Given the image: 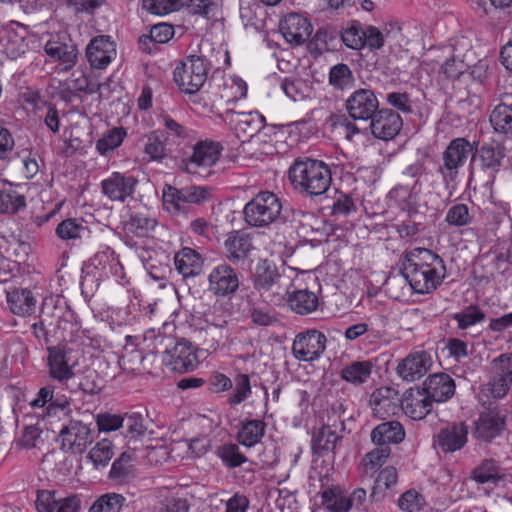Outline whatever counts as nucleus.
I'll list each match as a JSON object with an SVG mask.
<instances>
[{"mask_svg": "<svg viewBox=\"0 0 512 512\" xmlns=\"http://www.w3.org/2000/svg\"><path fill=\"white\" fill-rule=\"evenodd\" d=\"M493 379L489 390L493 398L504 397L512 384V353L501 354L492 361Z\"/></svg>", "mask_w": 512, "mask_h": 512, "instance_id": "obj_19", "label": "nucleus"}, {"mask_svg": "<svg viewBox=\"0 0 512 512\" xmlns=\"http://www.w3.org/2000/svg\"><path fill=\"white\" fill-rule=\"evenodd\" d=\"M354 83L353 72L347 64L338 63L330 68L329 84L335 89L344 90Z\"/></svg>", "mask_w": 512, "mask_h": 512, "instance_id": "obj_47", "label": "nucleus"}, {"mask_svg": "<svg viewBox=\"0 0 512 512\" xmlns=\"http://www.w3.org/2000/svg\"><path fill=\"white\" fill-rule=\"evenodd\" d=\"M43 431L38 425L25 426L18 444L26 449L40 448L44 443Z\"/></svg>", "mask_w": 512, "mask_h": 512, "instance_id": "obj_62", "label": "nucleus"}, {"mask_svg": "<svg viewBox=\"0 0 512 512\" xmlns=\"http://www.w3.org/2000/svg\"><path fill=\"white\" fill-rule=\"evenodd\" d=\"M280 31L287 42L301 45L310 37L312 25L300 14L290 13L280 22Z\"/></svg>", "mask_w": 512, "mask_h": 512, "instance_id": "obj_24", "label": "nucleus"}, {"mask_svg": "<svg viewBox=\"0 0 512 512\" xmlns=\"http://www.w3.org/2000/svg\"><path fill=\"white\" fill-rule=\"evenodd\" d=\"M422 389L432 403H444L454 396L456 384L450 375L439 372L427 377Z\"/></svg>", "mask_w": 512, "mask_h": 512, "instance_id": "obj_20", "label": "nucleus"}, {"mask_svg": "<svg viewBox=\"0 0 512 512\" xmlns=\"http://www.w3.org/2000/svg\"><path fill=\"white\" fill-rule=\"evenodd\" d=\"M127 133L123 127H114L108 130L103 136L96 142V149L101 155L118 148L124 141Z\"/></svg>", "mask_w": 512, "mask_h": 512, "instance_id": "obj_42", "label": "nucleus"}, {"mask_svg": "<svg viewBox=\"0 0 512 512\" xmlns=\"http://www.w3.org/2000/svg\"><path fill=\"white\" fill-rule=\"evenodd\" d=\"M182 196L187 204H202L212 197L211 188L208 186L190 185L182 188Z\"/></svg>", "mask_w": 512, "mask_h": 512, "instance_id": "obj_61", "label": "nucleus"}, {"mask_svg": "<svg viewBox=\"0 0 512 512\" xmlns=\"http://www.w3.org/2000/svg\"><path fill=\"white\" fill-rule=\"evenodd\" d=\"M375 446L376 447L367 452L361 460V466L366 474H374L386 463L391 455L390 446Z\"/></svg>", "mask_w": 512, "mask_h": 512, "instance_id": "obj_39", "label": "nucleus"}, {"mask_svg": "<svg viewBox=\"0 0 512 512\" xmlns=\"http://www.w3.org/2000/svg\"><path fill=\"white\" fill-rule=\"evenodd\" d=\"M265 429L266 423L260 419L243 422L237 433V441L243 446L253 447L261 441Z\"/></svg>", "mask_w": 512, "mask_h": 512, "instance_id": "obj_38", "label": "nucleus"}, {"mask_svg": "<svg viewBox=\"0 0 512 512\" xmlns=\"http://www.w3.org/2000/svg\"><path fill=\"white\" fill-rule=\"evenodd\" d=\"M181 0H142V8L151 14L166 15L179 9Z\"/></svg>", "mask_w": 512, "mask_h": 512, "instance_id": "obj_63", "label": "nucleus"}, {"mask_svg": "<svg viewBox=\"0 0 512 512\" xmlns=\"http://www.w3.org/2000/svg\"><path fill=\"white\" fill-rule=\"evenodd\" d=\"M504 148L501 146L483 145L479 150L481 168L488 173L489 178L494 179L499 171L504 158Z\"/></svg>", "mask_w": 512, "mask_h": 512, "instance_id": "obj_36", "label": "nucleus"}, {"mask_svg": "<svg viewBox=\"0 0 512 512\" xmlns=\"http://www.w3.org/2000/svg\"><path fill=\"white\" fill-rule=\"evenodd\" d=\"M72 351L64 345L47 348L48 375L59 383H65L74 376V368L77 364L72 360Z\"/></svg>", "mask_w": 512, "mask_h": 512, "instance_id": "obj_8", "label": "nucleus"}, {"mask_svg": "<svg viewBox=\"0 0 512 512\" xmlns=\"http://www.w3.org/2000/svg\"><path fill=\"white\" fill-rule=\"evenodd\" d=\"M26 206L25 196L18 191L9 188L0 191V212L1 213H17Z\"/></svg>", "mask_w": 512, "mask_h": 512, "instance_id": "obj_46", "label": "nucleus"}, {"mask_svg": "<svg viewBox=\"0 0 512 512\" xmlns=\"http://www.w3.org/2000/svg\"><path fill=\"white\" fill-rule=\"evenodd\" d=\"M282 276L276 264L269 259H260L253 273V286L262 299L271 305H279L285 299L288 290L281 285Z\"/></svg>", "mask_w": 512, "mask_h": 512, "instance_id": "obj_3", "label": "nucleus"}, {"mask_svg": "<svg viewBox=\"0 0 512 512\" xmlns=\"http://www.w3.org/2000/svg\"><path fill=\"white\" fill-rule=\"evenodd\" d=\"M163 136V132L160 130H154L146 135L144 153L148 161H161L165 157Z\"/></svg>", "mask_w": 512, "mask_h": 512, "instance_id": "obj_44", "label": "nucleus"}, {"mask_svg": "<svg viewBox=\"0 0 512 512\" xmlns=\"http://www.w3.org/2000/svg\"><path fill=\"white\" fill-rule=\"evenodd\" d=\"M281 89L293 101L304 100L310 93V87L301 79L285 78L281 83Z\"/></svg>", "mask_w": 512, "mask_h": 512, "instance_id": "obj_57", "label": "nucleus"}, {"mask_svg": "<svg viewBox=\"0 0 512 512\" xmlns=\"http://www.w3.org/2000/svg\"><path fill=\"white\" fill-rule=\"evenodd\" d=\"M116 55V44L109 35L92 38L86 47L87 60L95 69H105Z\"/></svg>", "mask_w": 512, "mask_h": 512, "instance_id": "obj_15", "label": "nucleus"}, {"mask_svg": "<svg viewBox=\"0 0 512 512\" xmlns=\"http://www.w3.org/2000/svg\"><path fill=\"white\" fill-rule=\"evenodd\" d=\"M281 211L282 204L276 194L262 191L246 203L244 220L252 227L265 228L280 218Z\"/></svg>", "mask_w": 512, "mask_h": 512, "instance_id": "obj_4", "label": "nucleus"}, {"mask_svg": "<svg viewBox=\"0 0 512 512\" xmlns=\"http://www.w3.org/2000/svg\"><path fill=\"white\" fill-rule=\"evenodd\" d=\"M163 362L178 373H185L194 370L198 366L197 351L193 344L184 339H165Z\"/></svg>", "mask_w": 512, "mask_h": 512, "instance_id": "obj_7", "label": "nucleus"}, {"mask_svg": "<svg viewBox=\"0 0 512 512\" xmlns=\"http://www.w3.org/2000/svg\"><path fill=\"white\" fill-rule=\"evenodd\" d=\"M163 204L173 214L185 213L187 211V205L182 196V188L178 189L171 185H166L163 189Z\"/></svg>", "mask_w": 512, "mask_h": 512, "instance_id": "obj_49", "label": "nucleus"}, {"mask_svg": "<svg viewBox=\"0 0 512 512\" xmlns=\"http://www.w3.org/2000/svg\"><path fill=\"white\" fill-rule=\"evenodd\" d=\"M44 50L51 59L62 65L63 71L72 69L77 63L78 50L74 44L50 40L45 44Z\"/></svg>", "mask_w": 512, "mask_h": 512, "instance_id": "obj_32", "label": "nucleus"}, {"mask_svg": "<svg viewBox=\"0 0 512 512\" xmlns=\"http://www.w3.org/2000/svg\"><path fill=\"white\" fill-rule=\"evenodd\" d=\"M358 21H351L341 31V40L350 49L360 50L365 47V34Z\"/></svg>", "mask_w": 512, "mask_h": 512, "instance_id": "obj_41", "label": "nucleus"}, {"mask_svg": "<svg viewBox=\"0 0 512 512\" xmlns=\"http://www.w3.org/2000/svg\"><path fill=\"white\" fill-rule=\"evenodd\" d=\"M125 498L121 494L108 493L98 498L89 512H120Z\"/></svg>", "mask_w": 512, "mask_h": 512, "instance_id": "obj_52", "label": "nucleus"}, {"mask_svg": "<svg viewBox=\"0 0 512 512\" xmlns=\"http://www.w3.org/2000/svg\"><path fill=\"white\" fill-rule=\"evenodd\" d=\"M222 146L219 142L199 141L193 147L192 155L183 160L182 169L191 174H200V169L215 165L221 155Z\"/></svg>", "mask_w": 512, "mask_h": 512, "instance_id": "obj_10", "label": "nucleus"}, {"mask_svg": "<svg viewBox=\"0 0 512 512\" xmlns=\"http://www.w3.org/2000/svg\"><path fill=\"white\" fill-rule=\"evenodd\" d=\"M96 424L99 432L116 431L124 425V417L119 414L100 413L96 416Z\"/></svg>", "mask_w": 512, "mask_h": 512, "instance_id": "obj_64", "label": "nucleus"}, {"mask_svg": "<svg viewBox=\"0 0 512 512\" xmlns=\"http://www.w3.org/2000/svg\"><path fill=\"white\" fill-rule=\"evenodd\" d=\"M472 478L477 483H494L496 484L503 478V474L499 465L493 459H486L474 468Z\"/></svg>", "mask_w": 512, "mask_h": 512, "instance_id": "obj_40", "label": "nucleus"}, {"mask_svg": "<svg viewBox=\"0 0 512 512\" xmlns=\"http://www.w3.org/2000/svg\"><path fill=\"white\" fill-rule=\"evenodd\" d=\"M398 393L395 389L383 386L374 390L369 398V405L372 409V413L379 419H385L386 417L396 413L398 409Z\"/></svg>", "mask_w": 512, "mask_h": 512, "instance_id": "obj_26", "label": "nucleus"}, {"mask_svg": "<svg viewBox=\"0 0 512 512\" xmlns=\"http://www.w3.org/2000/svg\"><path fill=\"white\" fill-rule=\"evenodd\" d=\"M210 63L202 56L190 55L174 69L173 78L179 89L187 94L198 92L207 80Z\"/></svg>", "mask_w": 512, "mask_h": 512, "instance_id": "obj_6", "label": "nucleus"}, {"mask_svg": "<svg viewBox=\"0 0 512 512\" xmlns=\"http://www.w3.org/2000/svg\"><path fill=\"white\" fill-rule=\"evenodd\" d=\"M433 403L420 387H413L403 394L401 407L412 420L424 419L432 410Z\"/></svg>", "mask_w": 512, "mask_h": 512, "instance_id": "obj_22", "label": "nucleus"}, {"mask_svg": "<svg viewBox=\"0 0 512 512\" xmlns=\"http://www.w3.org/2000/svg\"><path fill=\"white\" fill-rule=\"evenodd\" d=\"M157 221L154 218L137 214L130 218L127 222L126 227L129 232L135 234L138 237L147 236L151 231L155 229Z\"/></svg>", "mask_w": 512, "mask_h": 512, "instance_id": "obj_55", "label": "nucleus"}, {"mask_svg": "<svg viewBox=\"0 0 512 512\" xmlns=\"http://www.w3.org/2000/svg\"><path fill=\"white\" fill-rule=\"evenodd\" d=\"M373 364L369 360L353 361L342 368L341 378L354 385L359 386L366 383L371 377Z\"/></svg>", "mask_w": 512, "mask_h": 512, "instance_id": "obj_35", "label": "nucleus"}, {"mask_svg": "<svg viewBox=\"0 0 512 512\" xmlns=\"http://www.w3.org/2000/svg\"><path fill=\"white\" fill-rule=\"evenodd\" d=\"M54 386L47 385L39 389L35 398L30 402L33 409L45 408L43 416L67 415L70 412V403L66 399H54Z\"/></svg>", "mask_w": 512, "mask_h": 512, "instance_id": "obj_25", "label": "nucleus"}, {"mask_svg": "<svg viewBox=\"0 0 512 512\" xmlns=\"http://www.w3.org/2000/svg\"><path fill=\"white\" fill-rule=\"evenodd\" d=\"M468 441V426L464 422L453 423L442 429L433 437V445L444 453L461 450Z\"/></svg>", "mask_w": 512, "mask_h": 512, "instance_id": "obj_17", "label": "nucleus"}, {"mask_svg": "<svg viewBox=\"0 0 512 512\" xmlns=\"http://www.w3.org/2000/svg\"><path fill=\"white\" fill-rule=\"evenodd\" d=\"M287 295L289 307L297 314L307 315L318 307V296L308 289L295 290L291 293L288 292Z\"/></svg>", "mask_w": 512, "mask_h": 512, "instance_id": "obj_33", "label": "nucleus"}, {"mask_svg": "<svg viewBox=\"0 0 512 512\" xmlns=\"http://www.w3.org/2000/svg\"><path fill=\"white\" fill-rule=\"evenodd\" d=\"M87 228L76 219H65L56 227V234L62 240H74L81 238Z\"/></svg>", "mask_w": 512, "mask_h": 512, "instance_id": "obj_56", "label": "nucleus"}, {"mask_svg": "<svg viewBox=\"0 0 512 512\" xmlns=\"http://www.w3.org/2000/svg\"><path fill=\"white\" fill-rule=\"evenodd\" d=\"M402 275L415 293L429 294L444 281L446 266L432 250L414 248L405 255Z\"/></svg>", "mask_w": 512, "mask_h": 512, "instance_id": "obj_1", "label": "nucleus"}, {"mask_svg": "<svg viewBox=\"0 0 512 512\" xmlns=\"http://www.w3.org/2000/svg\"><path fill=\"white\" fill-rule=\"evenodd\" d=\"M406 436L403 425L397 420L385 421L375 426L370 438L374 445L390 446L400 444Z\"/></svg>", "mask_w": 512, "mask_h": 512, "instance_id": "obj_27", "label": "nucleus"}, {"mask_svg": "<svg viewBox=\"0 0 512 512\" xmlns=\"http://www.w3.org/2000/svg\"><path fill=\"white\" fill-rule=\"evenodd\" d=\"M398 480V474L396 468L392 466H387L384 469H382L376 480L375 485L372 488L371 494H370V500L376 501L377 500V490L384 487L385 489H390L393 486L396 485Z\"/></svg>", "mask_w": 512, "mask_h": 512, "instance_id": "obj_59", "label": "nucleus"}, {"mask_svg": "<svg viewBox=\"0 0 512 512\" xmlns=\"http://www.w3.org/2000/svg\"><path fill=\"white\" fill-rule=\"evenodd\" d=\"M326 336L315 329L306 330L296 335L292 353L299 361H314L318 359L326 349Z\"/></svg>", "mask_w": 512, "mask_h": 512, "instance_id": "obj_11", "label": "nucleus"}, {"mask_svg": "<svg viewBox=\"0 0 512 512\" xmlns=\"http://www.w3.org/2000/svg\"><path fill=\"white\" fill-rule=\"evenodd\" d=\"M226 120L233 126L238 137L249 139L257 135L265 125V117L257 111L235 112L229 110L225 114Z\"/></svg>", "mask_w": 512, "mask_h": 512, "instance_id": "obj_21", "label": "nucleus"}, {"mask_svg": "<svg viewBox=\"0 0 512 512\" xmlns=\"http://www.w3.org/2000/svg\"><path fill=\"white\" fill-rule=\"evenodd\" d=\"M59 437L62 447L73 454L83 453L87 445L92 442L90 428L77 420H71L67 425H63Z\"/></svg>", "mask_w": 512, "mask_h": 512, "instance_id": "obj_14", "label": "nucleus"}, {"mask_svg": "<svg viewBox=\"0 0 512 512\" xmlns=\"http://www.w3.org/2000/svg\"><path fill=\"white\" fill-rule=\"evenodd\" d=\"M7 306L14 315L26 317L35 313L37 298L29 288L11 287L5 291Z\"/></svg>", "mask_w": 512, "mask_h": 512, "instance_id": "obj_23", "label": "nucleus"}, {"mask_svg": "<svg viewBox=\"0 0 512 512\" xmlns=\"http://www.w3.org/2000/svg\"><path fill=\"white\" fill-rule=\"evenodd\" d=\"M345 108L354 121H368L379 110V100L372 89L359 88L346 99Z\"/></svg>", "mask_w": 512, "mask_h": 512, "instance_id": "obj_9", "label": "nucleus"}, {"mask_svg": "<svg viewBox=\"0 0 512 512\" xmlns=\"http://www.w3.org/2000/svg\"><path fill=\"white\" fill-rule=\"evenodd\" d=\"M239 284L238 273L227 263L216 265L208 275V291L216 297H229L235 294Z\"/></svg>", "mask_w": 512, "mask_h": 512, "instance_id": "obj_12", "label": "nucleus"}, {"mask_svg": "<svg viewBox=\"0 0 512 512\" xmlns=\"http://www.w3.org/2000/svg\"><path fill=\"white\" fill-rule=\"evenodd\" d=\"M433 365V359L427 351L417 350L409 353L396 367L397 375L406 382H414L425 376Z\"/></svg>", "mask_w": 512, "mask_h": 512, "instance_id": "obj_13", "label": "nucleus"}, {"mask_svg": "<svg viewBox=\"0 0 512 512\" xmlns=\"http://www.w3.org/2000/svg\"><path fill=\"white\" fill-rule=\"evenodd\" d=\"M426 504L424 496L415 489H409L398 499L397 505L403 512H420Z\"/></svg>", "mask_w": 512, "mask_h": 512, "instance_id": "obj_54", "label": "nucleus"}, {"mask_svg": "<svg viewBox=\"0 0 512 512\" xmlns=\"http://www.w3.org/2000/svg\"><path fill=\"white\" fill-rule=\"evenodd\" d=\"M421 191V184L415 180L411 187L409 185H397L390 192L389 196L399 205H411L416 202L417 195Z\"/></svg>", "mask_w": 512, "mask_h": 512, "instance_id": "obj_50", "label": "nucleus"}, {"mask_svg": "<svg viewBox=\"0 0 512 512\" xmlns=\"http://www.w3.org/2000/svg\"><path fill=\"white\" fill-rule=\"evenodd\" d=\"M218 456L230 468L239 467L247 461L236 444L222 445L218 449Z\"/></svg>", "mask_w": 512, "mask_h": 512, "instance_id": "obj_60", "label": "nucleus"}, {"mask_svg": "<svg viewBox=\"0 0 512 512\" xmlns=\"http://www.w3.org/2000/svg\"><path fill=\"white\" fill-rule=\"evenodd\" d=\"M226 257L232 264L245 260L253 249L249 235L241 231H233L224 242Z\"/></svg>", "mask_w": 512, "mask_h": 512, "instance_id": "obj_30", "label": "nucleus"}, {"mask_svg": "<svg viewBox=\"0 0 512 512\" xmlns=\"http://www.w3.org/2000/svg\"><path fill=\"white\" fill-rule=\"evenodd\" d=\"M114 455L113 444L108 439H103L95 444L89 451L87 458L94 467H105Z\"/></svg>", "mask_w": 512, "mask_h": 512, "instance_id": "obj_48", "label": "nucleus"}, {"mask_svg": "<svg viewBox=\"0 0 512 512\" xmlns=\"http://www.w3.org/2000/svg\"><path fill=\"white\" fill-rule=\"evenodd\" d=\"M504 425V418L499 413L489 410L480 414L475 422L473 434L477 439L490 442L501 434Z\"/></svg>", "mask_w": 512, "mask_h": 512, "instance_id": "obj_28", "label": "nucleus"}, {"mask_svg": "<svg viewBox=\"0 0 512 512\" xmlns=\"http://www.w3.org/2000/svg\"><path fill=\"white\" fill-rule=\"evenodd\" d=\"M137 183L138 180L131 175L113 172L108 178L102 180L101 188L103 194L111 201L124 202L134 194Z\"/></svg>", "mask_w": 512, "mask_h": 512, "instance_id": "obj_18", "label": "nucleus"}, {"mask_svg": "<svg viewBox=\"0 0 512 512\" xmlns=\"http://www.w3.org/2000/svg\"><path fill=\"white\" fill-rule=\"evenodd\" d=\"M475 153L476 148L466 138L458 137L449 142L442 152L441 163L437 168L446 186L455 183L460 169L464 167L470 156H475Z\"/></svg>", "mask_w": 512, "mask_h": 512, "instance_id": "obj_5", "label": "nucleus"}, {"mask_svg": "<svg viewBox=\"0 0 512 512\" xmlns=\"http://www.w3.org/2000/svg\"><path fill=\"white\" fill-rule=\"evenodd\" d=\"M340 437L329 426L322 427L312 438V448L314 452L334 451Z\"/></svg>", "mask_w": 512, "mask_h": 512, "instance_id": "obj_45", "label": "nucleus"}, {"mask_svg": "<svg viewBox=\"0 0 512 512\" xmlns=\"http://www.w3.org/2000/svg\"><path fill=\"white\" fill-rule=\"evenodd\" d=\"M203 337L202 345L208 352L217 351L228 337L226 320H219L217 323L206 325L200 330Z\"/></svg>", "mask_w": 512, "mask_h": 512, "instance_id": "obj_34", "label": "nucleus"}, {"mask_svg": "<svg viewBox=\"0 0 512 512\" xmlns=\"http://www.w3.org/2000/svg\"><path fill=\"white\" fill-rule=\"evenodd\" d=\"M27 30L24 25L12 22L3 28L1 41L4 42L7 53L16 58L25 53L27 44L25 42Z\"/></svg>", "mask_w": 512, "mask_h": 512, "instance_id": "obj_29", "label": "nucleus"}, {"mask_svg": "<svg viewBox=\"0 0 512 512\" xmlns=\"http://www.w3.org/2000/svg\"><path fill=\"white\" fill-rule=\"evenodd\" d=\"M109 476L119 482L128 481L133 476V455L129 452H123L113 462Z\"/></svg>", "mask_w": 512, "mask_h": 512, "instance_id": "obj_43", "label": "nucleus"}, {"mask_svg": "<svg viewBox=\"0 0 512 512\" xmlns=\"http://www.w3.org/2000/svg\"><path fill=\"white\" fill-rule=\"evenodd\" d=\"M174 264L184 278L195 277L202 272L203 258L194 249L184 247L175 254Z\"/></svg>", "mask_w": 512, "mask_h": 512, "instance_id": "obj_31", "label": "nucleus"}, {"mask_svg": "<svg viewBox=\"0 0 512 512\" xmlns=\"http://www.w3.org/2000/svg\"><path fill=\"white\" fill-rule=\"evenodd\" d=\"M489 120L497 133L512 136V98L498 104L491 112Z\"/></svg>", "mask_w": 512, "mask_h": 512, "instance_id": "obj_37", "label": "nucleus"}, {"mask_svg": "<svg viewBox=\"0 0 512 512\" xmlns=\"http://www.w3.org/2000/svg\"><path fill=\"white\" fill-rule=\"evenodd\" d=\"M445 221L450 226L459 228L470 225L473 221V216L470 215L466 204L458 203L447 210Z\"/></svg>", "mask_w": 512, "mask_h": 512, "instance_id": "obj_53", "label": "nucleus"}, {"mask_svg": "<svg viewBox=\"0 0 512 512\" xmlns=\"http://www.w3.org/2000/svg\"><path fill=\"white\" fill-rule=\"evenodd\" d=\"M289 179L294 188L306 196H320L331 185L329 166L317 159H297L289 168Z\"/></svg>", "mask_w": 512, "mask_h": 512, "instance_id": "obj_2", "label": "nucleus"}, {"mask_svg": "<svg viewBox=\"0 0 512 512\" xmlns=\"http://www.w3.org/2000/svg\"><path fill=\"white\" fill-rule=\"evenodd\" d=\"M234 391L228 399V403L232 406L238 405L245 401L251 395V384L247 374H238L234 378Z\"/></svg>", "mask_w": 512, "mask_h": 512, "instance_id": "obj_58", "label": "nucleus"}, {"mask_svg": "<svg viewBox=\"0 0 512 512\" xmlns=\"http://www.w3.org/2000/svg\"><path fill=\"white\" fill-rule=\"evenodd\" d=\"M459 329L465 330L482 322L485 319L484 312L476 305H470L453 315Z\"/></svg>", "mask_w": 512, "mask_h": 512, "instance_id": "obj_51", "label": "nucleus"}, {"mask_svg": "<svg viewBox=\"0 0 512 512\" xmlns=\"http://www.w3.org/2000/svg\"><path fill=\"white\" fill-rule=\"evenodd\" d=\"M403 121L400 115L391 109H379L370 120L371 133L375 138L388 141L401 131Z\"/></svg>", "mask_w": 512, "mask_h": 512, "instance_id": "obj_16", "label": "nucleus"}]
</instances>
